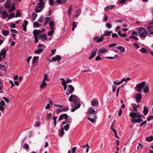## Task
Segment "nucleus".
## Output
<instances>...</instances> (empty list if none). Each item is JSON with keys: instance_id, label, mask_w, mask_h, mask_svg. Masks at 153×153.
<instances>
[{"instance_id": "nucleus-21", "label": "nucleus", "mask_w": 153, "mask_h": 153, "mask_svg": "<svg viewBox=\"0 0 153 153\" xmlns=\"http://www.w3.org/2000/svg\"><path fill=\"white\" fill-rule=\"evenodd\" d=\"M66 1V0H56V2L59 4H62Z\"/></svg>"}, {"instance_id": "nucleus-5", "label": "nucleus", "mask_w": 153, "mask_h": 153, "mask_svg": "<svg viewBox=\"0 0 153 153\" xmlns=\"http://www.w3.org/2000/svg\"><path fill=\"white\" fill-rule=\"evenodd\" d=\"M97 50L98 49L97 48H94L93 49L91 53V55L89 57V59H91L93 58L95 56Z\"/></svg>"}, {"instance_id": "nucleus-6", "label": "nucleus", "mask_w": 153, "mask_h": 153, "mask_svg": "<svg viewBox=\"0 0 153 153\" xmlns=\"http://www.w3.org/2000/svg\"><path fill=\"white\" fill-rule=\"evenodd\" d=\"M134 97L137 102H140L141 100L142 96L140 94L137 93L135 94Z\"/></svg>"}, {"instance_id": "nucleus-28", "label": "nucleus", "mask_w": 153, "mask_h": 153, "mask_svg": "<svg viewBox=\"0 0 153 153\" xmlns=\"http://www.w3.org/2000/svg\"><path fill=\"white\" fill-rule=\"evenodd\" d=\"M104 38V37L103 36V35H102L96 41L98 43L102 42Z\"/></svg>"}, {"instance_id": "nucleus-49", "label": "nucleus", "mask_w": 153, "mask_h": 153, "mask_svg": "<svg viewBox=\"0 0 153 153\" xmlns=\"http://www.w3.org/2000/svg\"><path fill=\"white\" fill-rule=\"evenodd\" d=\"M39 58V56H34L33 57V64H34L35 63L36 60Z\"/></svg>"}, {"instance_id": "nucleus-32", "label": "nucleus", "mask_w": 153, "mask_h": 153, "mask_svg": "<svg viewBox=\"0 0 153 153\" xmlns=\"http://www.w3.org/2000/svg\"><path fill=\"white\" fill-rule=\"evenodd\" d=\"M66 120L62 122V125L61 126H62L63 125H64L67 123H68L70 122V119L67 118L65 119Z\"/></svg>"}, {"instance_id": "nucleus-38", "label": "nucleus", "mask_w": 153, "mask_h": 153, "mask_svg": "<svg viewBox=\"0 0 153 153\" xmlns=\"http://www.w3.org/2000/svg\"><path fill=\"white\" fill-rule=\"evenodd\" d=\"M80 105L79 104L78 106H75L74 107V108H72L71 109V111L72 112H74L75 110L76 109H77L78 108L80 107Z\"/></svg>"}, {"instance_id": "nucleus-33", "label": "nucleus", "mask_w": 153, "mask_h": 153, "mask_svg": "<svg viewBox=\"0 0 153 153\" xmlns=\"http://www.w3.org/2000/svg\"><path fill=\"white\" fill-rule=\"evenodd\" d=\"M140 51L141 53H147V51L146 48H142L140 50Z\"/></svg>"}, {"instance_id": "nucleus-57", "label": "nucleus", "mask_w": 153, "mask_h": 153, "mask_svg": "<svg viewBox=\"0 0 153 153\" xmlns=\"http://www.w3.org/2000/svg\"><path fill=\"white\" fill-rule=\"evenodd\" d=\"M133 45L134 46L135 48L136 49L138 48L140 46L137 43H135L133 44Z\"/></svg>"}, {"instance_id": "nucleus-27", "label": "nucleus", "mask_w": 153, "mask_h": 153, "mask_svg": "<svg viewBox=\"0 0 153 153\" xmlns=\"http://www.w3.org/2000/svg\"><path fill=\"white\" fill-rule=\"evenodd\" d=\"M64 133L65 132L64 131V128H62L60 131L59 136L61 137H62L63 136Z\"/></svg>"}, {"instance_id": "nucleus-14", "label": "nucleus", "mask_w": 153, "mask_h": 153, "mask_svg": "<svg viewBox=\"0 0 153 153\" xmlns=\"http://www.w3.org/2000/svg\"><path fill=\"white\" fill-rule=\"evenodd\" d=\"M140 118H137V119H131V122H134L135 123H140V122H141V121H143V120H142V119H141Z\"/></svg>"}, {"instance_id": "nucleus-40", "label": "nucleus", "mask_w": 153, "mask_h": 153, "mask_svg": "<svg viewBox=\"0 0 153 153\" xmlns=\"http://www.w3.org/2000/svg\"><path fill=\"white\" fill-rule=\"evenodd\" d=\"M68 88L73 92L74 91V88L72 85H68Z\"/></svg>"}, {"instance_id": "nucleus-63", "label": "nucleus", "mask_w": 153, "mask_h": 153, "mask_svg": "<svg viewBox=\"0 0 153 153\" xmlns=\"http://www.w3.org/2000/svg\"><path fill=\"white\" fill-rule=\"evenodd\" d=\"M77 147H74L72 148V153H75L76 152V150L77 149Z\"/></svg>"}, {"instance_id": "nucleus-43", "label": "nucleus", "mask_w": 153, "mask_h": 153, "mask_svg": "<svg viewBox=\"0 0 153 153\" xmlns=\"http://www.w3.org/2000/svg\"><path fill=\"white\" fill-rule=\"evenodd\" d=\"M61 84L63 86L64 88V90L65 91L66 90L67 88V85H66L67 83H66L65 82H62Z\"/></svg>"}, {"instance_id": "nucleus-13", "label": "nucleus", "mask_w": 153, "mask_h": 153, "mask_svg": "<svg viewBox=\"0 0 153 153\" xmlns=\"http://www.w3.org/2000/svg\"><path fill=\"white\" fill-rule=\"evenodd\" d=\"M116 48L118 50H120V52L122 53L124 52L125 51V48L122 46H117Z\"/></svg>"}, {"instance_id": "nucleus-60", "label": "nucleus", "mask_w": 153, "mask_h": 153, "mask_svg": "<svg viewBox=\"0 0 153 153\" xmlns=\"http://www.w3.org/2000/svg\"><path fill=\"white\" fill-rule=\"evenodd\" d=\"M66 80H67L65 81V82L67 84L72 82L71 80L69 78H67Z\"/></svg>"}, {"instance_id": "nucleus-10", "label": "nucleus", "mask_w": 153, "mask_h": 153, "mask_svg": "<svg viewBox=\"0 0 153 153\" xmlns=\"http://www.w3.org/2000/svg\"><path fill=\"white\" fill-rule=\"evenodd\" d=\"M97 115H94L92 117H88V119L92 123H94L95 122V119L97 118Z\"/></svg>"}, {"instance_id": "nucleus-48", "label": "nucleus", "mask_w": 153, "mask_h": 153, "mask_svg": "<svg viewBox=\"0 0 153 153\" xmlns=\"http://www.w3.org/2000/svg\"><path fill=\"white\" fill-rule=\"evenodd\" d=\"M73 93V92L72 91L69 90L68 88L67 89L66 92V94L67 95H69L71 94H72Z\"/></svg>"}, {"instance_id": "nucleus-7", "label": "nucleus", "mask_w": 153, "mask_h": 153, "mask_svg": "<svg viewBox=\"0 0 153 153\" xmlns=\"http://www.w3.org/2000/svg\"><path fill=\"white\" fill-rule=\"evenodd\" d=\"M68 118V116L67 114H63L61 115L59 117V120L61 121L62 120L63 118L64 119H67Z\"/></svg>"}, {"instance_id": "nucleus-45", "label": "nucleus", "mask_w": 153, "mask_h": 153, "mask_svg": "<svg viewBox=\"0 0 153 153\" xmlns=\"http://www.w3.org/2000/svg\"><path fill=\"white\" fill-rule=\"evenodd\" d=\"M51 29V30L48 32V35L49 36H51L54 33V29Z\"/></svg>"}, {"instance_id": "nucleus-17", "label": "nucleus", "mask_w": 153, "mask_h": 153, "mask_svg": "<svg viewBox=\"0 0 153 153\" xmlns=\"http://www.w3.org/2000/svg\"><path fill=\"white\" fill-rule=\"evenodd\" d=\"M114 6L113 5H111L110 6H108L106 7L105 9V10L106 11H108L110 9H114Z\"/></svg>"}, {"instance_id": "nucleus-19", "label": "nucleus", "mask_w": 153, "mask_h": 153, "mask_svg": "<svg viewBox=\"0 0 153 153\" xmlns=\"http://www.w3.org/2000/svg\"><path fill=\"white\" fill-rule=\"evenodd\" d=\"M44 6H43V7L42 8L40 9L39 8L41 7V6H37L35 10V12L36 13H38L41 11L44 8Z\"/></svg>"}, {"instance_id": "nucleus-36", "label": "nucleus", "mask_w": 153, "mask_h": 153, "mask_svg": "<svg viewBox=\"0 0 153 153\" xmlns=\"http://www.w3.org/2000/svg\"><path fill=\"white\" fill-rule=\"evenodd\" d=\"M41 24L37 22H34V24L33 26L34 27H40Z\"/></svg>"}, {"instance_id": "nucleus-34", "label": "nucleus", "mask_w": 153, "mask_h": 153, "mask_svg": "<svg viewBox=\"0 0 153 153\" xmlns=\"http://www.w3.org/2000/svg\"><path fill=\"white\" fill-rule=\"evenodd\" d=\"M51 19V18L50 17H47L46 18L45 21L44 23V25H47Z\"/></svg>"}, {"instance_id": "nucleus-9", "label": "nucleus", "mask_w": 153, "mask_h": 153, "mask_svg": "<svg viewBox=\"0 0 153 153\" xmlns=\"http://www.w3.org/2000/svg\"><path fill=\"white\" fill-rule=\"evenodd\" d=\"M11 0H7L4 3V7L5 8H10L11 6Z\"/></svg>"}, {"instance_id": "nucleus-44", "label": "nucleus", "mask_w": 153, "mask_h": 153, "mask_svg": "<svg viewBox=\"0 0 153 153\" xmlns=\"http://www.w3.org/2000/svg\"><path fill=\"white\" fill-rule=\"evenodd\" d=\"M70 125L69 124H67L66 125H65L64 127V128L65 130L67 131H68L70 128Z\"/></svg>"}, {"instance_id": "nucleus-4", "label": "nucleus", "mask_w": 153, "mask_h": 153, "mask_svg": "<svg viewBox=\"0 0 153 153\" xmlns=\"http://www.w3.org/2000/svg\"><path fill=\"white\" fill-rule=\"evenodd\" d=\"M88 112L89 116H91L93 114H94L93 116L94 115H97L96 114L97 113V112L95 110L91 107H90L88 109Z\"/></svg>"}, {"instance_id": "nucleus-61", "label": "nucleus", "mask_w": 153, "mask_h": 153, "mask_svg": "<svg viewBox=\"0 0 153 153\" xmlns=\"http://www.w3.org/2000/svg\"><path fill=\"white\" fill-rule=\"evenodd\" d=\"M117 45V44L116 43H112L111 44L108 45V47L110 48H112L114 47L115 46Z\"/></svg>"}, {"instance_id": "nucleus-39", "label": "nucleus", "mask_w": 153, "mask_h": 153, "mask_svg": "<svg viewBox=\"0 0 153 153\" xmlns=\"http://www.w3.org/2000/svg\"><path fill=\"white\" fill-rule=\"evenodd\" d=\"M102 35H103V36H110V34H109V31L108 30H105L104 31V33Z\"/></svg>"}, {"instance_id": "nucleus-12", "label": "nucleus", "mask_w": 153, "mask_h": 153, "mask_svg": "<svg viewBox=\"0 0 153 153\" xmlns=\"http://www.w3.org/2000/svg\"><path fill=\"white\" fill-rule=\"evenodd\" d=\"M80 104L79 100L78 99L75 100L73 103L72 106L73 107L78 106V105Z\"/></svg>"}, {"instance_id": "nucleus-16", "label": "nucleus", "mask_w": 153, "mask_h": 153, "mask_svg": "<svg viewBox=\"0 0 153 153\" xmlns=\"http://www.w3.org/2000/svg\"><path fill=\"white\" fill-rule=\"evenodd\" d=\"M40 31L36 29L34 30L33 31V33L34 36H37V35H39L40 34Z\"/></svg>"}, {"instance_id": "nucleus-20", "label": "nucleus", "mask_w": 153, "mask_h": 153, "mask_svg": "<svg viewBox=\"0 0 153 153\" xmlns=\"http://www.w3.org/2000/svg\"><path fill=\"white\" fill-rule=\"evenodd\" d=\"M2 14L3 17L4 19L6 18L8 16V14L6 11H3Z\"/></svg>"}, {"instance_id": "nucleus-50", "label": "nucleus", "mask_w": 153, "mask_h": 153, "mask_svg": "<svg viewBox=\"0 0 153 153\" xmlns=\"http://www.w3.org/2000/svg\"><path fill=\"white\" fill-rule=\"evenodd\" d=\"M21 15V13L19 11V10H17L16 11V13L15 16V17H19Z\"/></svg>"}, {"instance_id": "nucleus-59", "label": "nucleus", "mask_w": 153, "mask_h": 153, "mask_svg": "<svg viewBox=\"0 0 153 153\" xmlns=\"http://www.w3.org/2000/svg\"><path fill=\"white\" fill-rule=\"evenodd\" d=\"M76 22L74 21L73 22V27L72 28V30L73 31L74 30V29L76 26Z\"/></svg>"}, {"instance_id": "nucleus-22", "label": "nucleus", "mask_w": 153, "mask_h": 153, "mask_svg": "<svg viewBox=\"0 0 153 153\" xmlns=\"http://www.w3.org/2000/svg\"><path fill=\"white\" fill-rule=\"evenodd\" d=\"M43 51V49L42 48H40L36 50L34 52L35 54H39L42 53Z\"/></svg>"}, {"instance_id": "nucleus-55", "label": "nucleus", "mask_w": 153, "mask_h": 153, "mask_svg": "<svg viewBox=\"0 0 153 153\" xmlns=\"http://www.w3.org/2000/svg\"><path fill=\"white\" fill-rule=\"evenodd\" d=\"M34 126H39L40 125V122L39 121H37L35 122Z\"/></svg>"}, {"instance_id": "nucleus-26", "label": "nucleus", "mask_w": 153, "mask_h": 153, "mask_svg": "<svg viewBox=\"0 0 153 153\" xmlns=\"http://www.w3.org/2000/svg\"><path fill=\"white\" fill-rule=\"evenodd\" d=\"M145 87L143 90V92L145 93H147L149 92V87L147 85H146Z\"/></svg>"}, {"instance_id": "nucleus-29", "label": "nucleus", "mask_w": 153, "mask_h": 153, "mask_svg": "<svg viewBox=\"0 0 153 153\" xmlns=\"http://www.w3.org/2000/svg\"><path fill=\"white\" fill-rule=\"evenodd\" d=\"M46 85L47 83L43 81L40 85V88H44L46 86Z\"/></svg>"}, {"instance_id": "nucleus-56", "label": "nucleus", "mask_w": 153, "mask_h": 153, "mask_svg": "<svg viewBox=\"0 0 153 153\" xmlns=\"http://www.w3.org/2000/svg\"><path fill=\"white\" fill-rule=\"evenodd\" d=\"M56 59H57V60L59 61L61 59V57L59 55H57L55 56Z\"/></svg>"}, {"instance_id": "nucleus-53", "label": "nucleus", "mask_w": 153, "mask_h": 153, "mask_svg": "<svg viewBox=\"0 0 153 153\" xmlns=\"http://www.w3.org/2000/svg\"><path fill=\"white\" fill-rule=\"evenodd\" d=\"M147 30L148 31L150 32L151 31L153 30V26H149L147 27Z\"/></svg>"}, {"instance_id": "nucleus-42", "label": "nucleus", "mask_w": 153, "mask_h": 153, "mask_svg": "<svg viewBox=\"0 0 153 153\" xmlns=\"http://www.w3.org/2000/svg\"><path fill=\"white\" fill-rule=\"evenodd\" d=\"M37 14L34 12L32 16V18L33 19V21H34L35 20V19L37 17Z\"/></svg>"}, {"instance_id": "nucleus-54", "label": "nucleus", "mask_w": 153, "mask_h": 153, "mask_svg": "<svg viewBox=\"0 0 153 153\" xmlns=\"http://www.w3.org/2000/svg\"><path fill=\"white\" fill-rule=\"evenodd\" d=\"M23 148L26 150L27 149L29 148V145L27 143H25L23 146Z\"/></svg>"}, {"instance_id": "nucleus-1", "label": "nucleus", "mask_w": 153, "mask_h": 153, "mask_svg": "<svg viewBox=\"0 0 153 153\" xmlns=\"http://www.w3.org/2000/svg\"><path fill=\"white\" fill-rule=\"evenodd\" d=\"M146 83V82L143 81L137 84L135 87V89L139 92H141L142 89L145 87Z\"/></svg>"}, {"instance_id": "nucleus-47", "label": "nucleus", "mask_w": 153, "mask_h": 153, "mask_svg": "<svg viewBox=\"0 0 153 153\" xmlns=\"http://www.w3.org/2000/svg\"><path fill=\"white\" fill-rule=\"evenodd\" d=\"M72 6H71L68 8V15L69 16H70V15L71 14V11L72 10Z\"/></svg>"}, {"instance_id": "nucleus-18", "label": "nucleus", "mask_w": 153, "mask_h": 153, "mask_svg": "<svg viewBox=\"0 0 153 153\" xmlns=\"http://www.w3.org/2000/svg\"><path fill=\"white\" fill-rule=\"evenodd\" d=\"M149 110L146 107L144 106V107L143 110V113L145 115H146L149 112Z\"/></svg>"}, {"instance_id": "nucleus-3", "label": "nucleus", "mask_w": 153, "mask_h": 153, "mask_svg": "<svg viewBox=\"0 0 153 153\" xmlns=\"http://www.w3.org/2000/svg\"><path fill=\"white\" fill-rule=\"evenodd\" d=\"M130 117H132L133 118H141L143 115H140L137 112H133L129 114Z\"/></svg>"}, {"instance_id": "nucleus-41", "label": "nucleus", "mask_w": 153, "mask_h": 153, "mask_svg": "<svg viewBox=\"0 0 153 153\" xmlns=\"http://www.w3.org/2000/svg\"><path fill=\"white\" fill-rule=\"evenodd\" d=\"M15 14L13 13H11L9 14L8 19H12L15 16Z\"/></svg>"}, {"instance_id": "nucleus-2", "label": "nucleus", "mask_w": 153, "mask_h": 153, "mask_svg": "<svg viewBox=\"0 0 153 153\" xmlns=\"http://www.w3.org/2000/svg\"><path fill=\"white\" fill-rule=\"evenodd\" d=\"M138 31L140 33V36L142 37H145L148 34V32L147 30L142 27L139 28Z\"/></svg>"}, {"instance_id": "nucleus-46", "label": "nucleus", "mask_w": 153, "mask_h": 153, "mask_svg": "<svg viewBox=\"0 0 153 153\" xmlns=\"http://www.w3.org/2000/svg\"><path fill=\"white\" fill-rule=\"evenodd\" d=\"M81 12V9H79L77 10L75 13L76 14V15L74 16V17L76 18L77 17V16L80 15Z\"/></svg>"}, {"instance_id": "nucleus-52", "label": "nucleus", "mask_w": 153, "mask_h": 153, "mask_svg": "<svg viewBox=\"0 0 153 153\" xmlns=\"http://www.w3.org/2000/svg\"><path fill=\"white\" fill-rule=\"evenodd\" d=\"M52 114L51 113H48L47 118H46V120L47 121L48 120L51 118V116H52Z\"/></svg>"}, {"instance_id": "nucleus-24", "label": "nucleus", "mask_w": 153, "mask_h": 153, "mask_svg": "<svg viewBox=\"0 0 153 153\" xmlns=\"http://www.w3.org/2000/svg\"><path fill=\"white\" fill-rule=\"evenodd\" d=\"M2 34L4 36H7L9 33V31L8 30H5L4 29L2 30Z\"/></svg>"}, {"instance_id": "nucleus-25", "label": "nucleus", "mask_w": 153, "mask_h": 153, "mask_svg": "<svg viewBox=\"0 0 153 153\" xmlns=\"http://www.w3.org/2000/svg\"><path fill=\"white\" fill-rule=\"evenodd\" d=\"M39 38H43L42 40L45 41L47 39V35L46 34H43L41 35Z\"/></svg>"}, {"instance_id": "nucleus-31", "label": "nucleus", "mask_w": 153, "mask_h": 153, "mask_svg": "<svg viewBox=\"0 0 153 153\" xmlns=\"http://www.w3.org/2000/svg\"><path fill=\"white\" fill-rule=\"evenodd\" d=\"M39 3H38L37 4L39 5V6H41L42 7V6L45 4V2L43 0H39Z\"/></svg>"}, {"instance_id": "nucleus-62", "label": "nucleus", "mask_w": 153, "mask_h": 153, "mask_svg": "<svg viewBox=\"0 0 153 153\" xmlns=\"http://www.w3.org/2000/svg\"><path fill=\"white\" fill-rule=\"evenodd\" d=\"M129 38H132L136 40H137L138 39V38L135 36H131Z\"/></svg>"}, {"instance_id": "nucleus-30", "label": "nucleus", "mask_w": 153, "mask_h": 153, "mask_svg": "<svg viewBox=\"0 0 153 153\" xmlns=\"http://www.w3.org/2000/svg\"><path fill=\"white\" fill-rule=\"evenodd\" d=\"M146 140L147 141L150 142L152 141L153 140V136L151 135L150 137L146 138Z\"/></svg>"}, {"instance_id": "nucleus-8", "label": "nucleus", "mask_w": 153, "mask_h": 153, "mask_svg": "<svg viewBox=\"0 0 153 153\" xmlns=\"http://www.w3.org/2000/svg\"><path fill=\"white\" fill-rule=\"evenodd\" d=\"M91 103L92 106H94L97 105L98 104L99 102L97 99H94L91 100Z\"/></svg>"}, {"instance_id": "nucleus-23", "label": "nucleus", "mask_w": 153, "mask_h": 153, "mask_svg": "<svg viewBox=\"0 0 153 153\" xmlns=\"http://www.w3.org/2000/svg\"><path fill=\"white\" fill-rule=\"evenodd\" d=\"M49 24L50 26V29H54L53 26H54L55 24L53 21L51 20L50 21Z\"/></svg>"}, {"instance_id": "nucleus-58", "label": "nucleus", "mask_w": 153, "mask_h": 153, "mask_svg": "<svg viewBox=\"0 0 153 153\" xmlns=\"http://www.w3.org/2000/svg\"><path fill=\"white\" fill-rule=\"evenodd\" d=\"M92 70L90 69H88V70H82L81 72L82 73H84L85 72H91Z\"/></svg>"}, {"instance_id": "nucleus-64", "label": "nucleus", "mask_w": 153, "mask_h": 153, "mask_svg": "<svg viewBox=\"0 0 153 153\" xmlns=\"http://www.w3.org/2000/svg\"><path fill=\"white\" fill-rule=\"evenodd\" d=\"M106 26L107 27L109 28H111L112 27L111 25L109 23H107L106 24Z\"/></svg>"}, {"instance_id": "nucleus-37", "label": "nucleus", "mask_w": 153, "mask_h": 153, "mask_svg": "<svg viewBox=\"0 0 153 153\" xmlns=\"http://www.w3.org/2000/svg\"><path fill=\"white\" fill-rule=\"evenodd\" d=\"M15 9V7L13 4H12L11 7L10 9L9 10V11L10 12L14 11Z\"/></svg>"}, {"instance_id": "nucleus-51", "label": "nucleus", "mask_w": 153, "mask_h": 153, "mask_svg": "<svg viewBox=\"0 0 153 153\" xmlns=\"http://www.w3.org/2000/svg\"><path fill=\"white\" fill-rule=\"evenodd\" d=\"M0 68L2 70L5 71L6 69V67L3 65L0 64Z\"/></svg>"}, {"instance_id": "nucleus-15", "label": "nucleus", "mask_w": 153, "mask_h": 153, "mask_svg": "<svg viewBox=\"0 0 153 153\" xmlns=\"http://www.w3.org/2000/svg\"><path fill=\"white\" fill-rule=\"evenodd\" d=\"M108 50L106 49H100L98 51V53L100 54H103L107 52Z\"/></svg>"}, {"instance_id": "nucleus-11", "label": "nucleus", "mask_w": 153, "mask_h": 153, "mask_svg": "<svg viewBox=\"0 0 153 153\" xmlns=\"http://www.w3.org/2000/svg\"><path fill=\"white\" fill-rule=\"evenodd\" d=\"M76 97H77V96L74 95H71L69 97L68 99V100L71 102H72L76 100L75 99Z\"/></svg>"}, {"instance_id": "nucleus-35", "label": "nucleus", "mask_w": 153, "mask_h": 153, "mask_svg": "<svg viewBox=\"0 0 153 153\" xmlns=\"http://www.w3.org/2000/svg\"><path fill=\"white\" fill-rule=\"evenodd\" d=\"M7 50H5V48H3L1 50L0 52V55L1 56L2 54H6Z\"/></svg>"}]
</instances>
